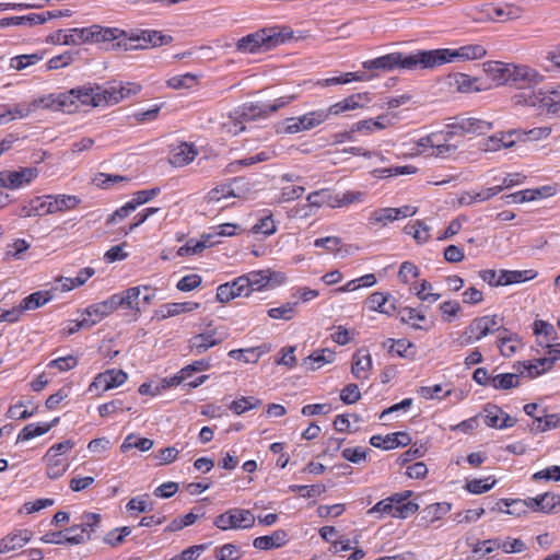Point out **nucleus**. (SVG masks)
<instances>
[{
    "label": "nucleus",
    "instance_id": "37998d69",
    "mask_svg": "<svg viewBox=\"0 0 560 560\" xmlns=\"http://www.w3.org/2000/svg\"><path fill=\"white\" fill-rule=\"evenodd\" d=\"M404 232L405 234L412 236L418 244L425 243L430 237V228L420 220H417L411 224H407L404 228Z\"/></svg>",
    "mask_w": 560,
    "mask_h": 560
},
{
    "label": "nucleus",
    "instance_id": "393cba45",
    "mask_svg": "<svg viewBox=\"0 0 560 560\" xmlns=\"http://www.w3.org/2000/svg\"><path fill=\"white\" fill-rule=\"evenodd\" d=\"M33 537L28 529H20L0 539V555L22 548Z\"/></svg>",
    "mask_w": 560,
    "mask_h": 560
},
{
    "label": "nucleus",
    "instance_id": "a211bd4d",
    "mask_svg": "<svg viewBox=\"0 0 560 560\" xmlns=\"http://www.w3.org/2000/svg\"><path fill=\"white\" fill-rule=\"evenodd\" d=\"M370 102L368 93L352 94L326 108L328 116H338L349 110L364 107Z\"/></svg>",
    "mask_w": 560,
    "mask_h": 560
},
{
    "label": "nucleus",
    "instance_id": "f3484780",
    "mask_svg": "<svg viewBox=\"0 0 560 560\" xmlns=\"http://www.w3.org/2000/svg\"><path fill=\"white\" fill-rule=\"evenodd\" d=\"M524 506L532 509L536 512H542L546 514L557 513L560 511V495L546 492L537 495L536 498H528L523 500Z\"/></svg>",
    "mask_w": 560,
    "mask_h": 560
},
{
    "label": "nucleus",
    "instance_id": "dca6fc26",
    "mask_svg": "<svg viewBox=\"0 0 560 560\" xmlns=\"http://www.w3.org/2000/svg\"><path fill=\"white\" fill-rule=\"evenodd\" d=\"M128 378V375L122 370L110 369L100 373L89 387L90 392L101 389L102 392L122 385Z\"/></svg>",
    "mask_w": 560,
    "mask_h": 560
},
{
    "label": "nucleus",
    "instance_id": "58836bf2",
    "mask_svg": "<svg viewBox=\"0 0 560 560\" xmlns=\"http://www.w3.org/2000/svg\"><path fill=\"white\" fill-rule=\"evenodd\" d=\"M141 36V42L147 45V48L149 46L152 47H159L168 45L173 42V37L171 35L163 34L160 31L155 30H142L139 31Z\"/></svg>",
    "mask_w": 560,
    "mask_h": 560
},
{
    "label": "nucleus",
    "instance_id": "a18cd8bd",
    "mask_svg": "<svg viewBox=\"0 0 560 560\" xmlns=\"http://www.w3.org/2000/svg\"><path fill=\"white\" fill-rule=\"evenodd\" d=\"M153 446V441L148 438H137L135 434H129L124 440L120 451L127 453L131 448H138L141 452H147Z\"/></svg>",
    "mask_w": 560,
    "mask_h": 560
},
{
    "label": "nucleus",
    "instance_id": "4be33fe9",
    "mask_svg": "<svg viewBox=\"0 0 560 560\" xmlns=\"http://www.w3.org/2000/svg\"><path fill=\"white\" fill-rule=\"evenodd\" d=\"M482 13L486 19L493 22H506L521 18L522 11L514 5L494 7L488 4L483 8Z\"/></svg>",
    "mask_w": 560,
    "mask_h": 560
},
{
    "label": "nucleus",
    "instance_id": "f8f14e48",
    "mask_svg": "<svg viewBox=\"0 0 560 560\" xmlns=\"http://www.w3.org/2000/svg\"><path fill=\"white\" fill-rule=\"evenodd\" d=\"M419 510V505L416 502H408V504L400 508H395L393 501L389 498L381 500L373 508L368 510L369 515L381 514L390 515L396 518H407L415 514Z\"/></svg>",
    "mask_w": 560,
    "mask_h": 560
},
{
    "label": "nucleus",
    "instance_id": "4d7b16f0",
    "mask_svg": "<svg viewBox=\"0 0 560 560\" xmlns=\"http://www.w3.org/2000/svg\"><path fill=\"white\" fill-rule=\"evenodd\" d=\"M261 405V400L249 396V397H242L237 400H234L230 405V409L235 412L236 415L244 413L247 410L254 409Z\"/></svg>",
    "mask_w": 560,
    "mask_h": 560
},
{
    "label": "nucleus",
    "instance_id": "72a5a7b5",
    "mask_svg": "<svg viewBox=\"0 0 560 560\" xmlns=\"http://www.w3.org/2000/svg\"><path fill=\"white\" fill-rule=\"evenodd\" d=\"M390 295L383 292H374L369 298V305L372 311L392 315L396 310L393 302H389Z\"/></svg>",
    "mask_w": 560,
    "mask_h": 560
},
{
    "label": "nucleus",
    "instance_id": "c03bdc74",
    "mask_svg": "<svg viewBox=\"0 0 560 560\" xmlns=\"http://www.w3.org/2000/svg\"><path fill=\"white\" fill-rule=\"evenodd\" d=\"M265 352L266 350L262 347H255L249 349L231 350L229 352V357L245 363H255Z\"/></svg>",
    "mask_w": 560,
    "mask_h": 560
},
{
    "label": "nucleus",
    "instance_id": "de8ad7c7",
    "mask_svg": "<svg viewBox=\"0 0 560 560\" xmlns=\"http://www.w3.org/2000/svg\"><path fill=\"white\" fill-rule=\"evenodd\" d=\"M299 302H287L278 307L269 308L267 314L272 319L290 320L296 313Z\"/></svg>",
    "mask_w": 560,
    "mask_h": 560
},
{
    "label": "nucleus",
    "instance_id": "4c0bfd02",
    "mask_svg": "<svg viewBox=\"0 0 560 560\" xmlns=\"http://www.w3.org/2000/svg\"><path fill=\"white\" fill-rule=\"evenodd\" d=\"M51 300V295L48 291L34 292L22 300L18 306L21 310V314L24 311L36 310Z\"/></svg>",
    "mask_w": 560,
    "mask_h": 560
},
{
    "label": "nucleus",
    "instance_id": "052dcab7",
    "mask_svg": "<svg viewBox=\"0 0 560 560\" xmlns=\"http://www.w3.org/2000/svg\"><path fill=\"white\" fill-rule=\"evenodd\" d=\"M495 485V479H492L491 477H488L486 479H472L466 483V489L474 494H481L490 489Z\"/></svg>",
    "mask_w": 560,
    "mask_h": 560
},
{
    "label": "nucleus",
    "instance_id": "a19ab883",
    "mask_svg": "<svg viewBox=\"0 0 560 560\" xmlns=\"http://www.w3.org/2000/svg\"><path fill=\"white\" fill-rule=\"evenodd\" d=\"M245 278L248 279V287L252 292L267 288L272 280V275L270 270H257L248 272Z\"/></svg>",
    "mask_w": 560,
    "mask_h": 560
},
{
    "label": "nucleus",
    "instance_id": "423d86ee",
    "mask_svg": "<svg viewBox=\"0 0 560 560\" xmlns=\"http://www.w3.org/2000/svg\"><path fill=\"white\" fill-rule=\"evenodd\" d=\"M457 135L455 130L443 133H431L424 138H421L418 141V147L423 148V150H420L421 153L425 152L427 148L432 149V152L430 155L439 156V158H447L455 153L458 145L457 143H453L452 139L454 136Z\"/></svg>",
    "mask_w": 560,
    "mask_h": 560
},
{
    "label": "nucleus",
    "instance_id": "1a4fd4ad",
    "mask_svg": "<svg viewBox=\"0 0 560 560\" xmlns=\"http://www.w3.org/2000/svg\"><path fill=\"white\" fill-rule=\"evenodd\" d=\"M101 523V515L97 513H84L81 517V523L78 525H72L69 528H66L65 532L67 534H72V532H78V535L66 536L65 541L70 545H80L84 544L92 539V534L98 528Z\"/></svg>",
    "mask_w": 560,
    "mask_h": 560
},
{
    "label": "nucleus",
    "instance_id": "f704fd0d",
    "mask_svg": "<svg viewBox=\"0 0 560 560\" xmlns=\"http://www.w3.org/2000/svg\"><path fill=\"white\" fill-rule=\"evenodd\" d=\"M59 422V418H55L51 422L45 424H27L25 425L18 435V442L28 441L36 436H40L47 433L52 427Z\"/></svg>",
    "mask_w": 560,
    "mask_h": 560
},
{
    "label": "nucleus",
    "instance_id": "338daca9",
    "mask_svg": "<svg viewBox=\"0 0 560 560\" xmlns=\"http://www.w3.org/2000/svg\"><path fill=\"white\" fill-rule=\"evenodd\" d=\"M214 553L218 560H238L241 558L240 550L234 544H225L217 548Z\"/></svg>",
    "mask_w": 560,
    "mask_h": 560
},
{
    "label": "nucleus",
    "instance_id": "cd10ccee",
    "mask_svg": "<svg viewBox=\"0 0 560 560\" xmlns=\"http://www.w3.org/2000/svg\"><path fill=\"white\" fill-rule=\"evenodd\" d=\"M5 176L9 179V189H19L31 184L38 176V170L35 167H23L19 171H9V174Z\"/></svg>",
    "mask_w": 560,
    "mask_h": 560
},
{
    "label": "nucleus",
    "instance_id": "680f3d73",
    "mask_svg": "<svg viewBox=\"0 0 560 560\" xmlns=\"http://www.w3.org/2000/svg\"><path fill=\"white\" fill-rule=\"evenodd\" d=\"M47 460V476L50 479H57L61 477L67 470L68 464L59 457L45 458Z\"/></svg>",
    "mask_w": 560,
    "mask_h": 560
},
{
    "label": "nucleus",
    "instance_id": "7c9ffc66",
    "mask_svg": "<svg viewBox=\"0 0 560 560\" xmlns=\"http://www.w3.org/2000/svg\"><path fill=\"white\" fill-rule=\"evenodd\" d=\"M383 347L387 348L390 354H396L401 358L413 359L416 354L415 346L407 339H387L383 342Z\"/></svg>",
    "mask_w": 560,
    "mask_h": 560
},
{
    "label": "nucleus",
    "instance_id": "6e6552de",
    "mask_svg": "<svg viewBox=\"0 0 560 560\" xmlns=\"http://www.w3.org/2000/svg\"><path fill=\"white\" fill-rule=\"evenodd\" d=\"M226 338L228 332L225 330L213 327L210 323L207 325L206 331L197 334L188 340V348L192 354L200 355Z\"/></svg>",
    "mask_w": 560,
    "mask_h": 560
},
{
    "label": "nucleus",
    "instance_id": "ddd939ff",
    "mask_svg": "<svg viewBox=\"0 0 560 560\" xmlns=\"http://www.w3.org/2000/svg\"><path fill=\"white\" fill-rule=\"evenodd\" d=\"M109 31H114L112 37H108V42L106 44H112V49H120V50H139L145 49L147 45L141 42L140 33H131L119 30L117 27H107Z\"/></svg>",
    "mask_w": 560,
    "mask_h": 560
},
{
    "label": "nucleus",
    "instance_id": "0e129e2a",
    "mask_svg": "<svg viewBox=\"0 0 560 560\" xmlns=\"http://www.w3.org/2000/svg\"><path fill=\"white\" fill-rule=\"evenodd\" d=\"M43 59L38 54L15 56L11 59L10 66L15 70H23L28 66L37 63Z\"/></svg>",
    "mask_w": 560,
    "mask_h": 560
},
{
    "label": "nucleus",
    "instance_id": "20e7f679",
    "mask_svg": "<svg viewBox=\"0 0 560 560\" xmlns=\"http://www.w3.org/2000/svg\"><path fill=\"white\" fill-rule=\"evenodd\" d=\"M115 34L114 31L107 30L101 25H92L82 28H70L67 31L59 30L51 36L52 42L62 45H80L83 43H107L108 37Z\"/></svg>",
    "mask_w": 560,
    "mask_h": 560
},
{
    "label": "nucleus",
    "instance_id": "9d476101",
    "mask_svg": "<svg viewBox=\"0 0 560 560\" xmlns=\"http://www.w3.org/2000/svg\"><path fill=\"white\" fill-rule=\"evenodd\" d=\"M298 96L295 94L284 95L277 98L272 104H245L242 107L241 117L244 120H257L260 118H266L269 115L278 112L283 106L293 102Z\"/></svg>",
    "mask_w": 560,
    "mask_h": 560
},
{
    "label": "nucleus",
    "instance_id": "bf43d9fd",
    "mask_svg": "<svg viewBox=\"0 0 560 560\" xmlns=\"http://www.w3.org/2000/svg\"><path fill=\"white\" fill-rule=\"evenodd\" d=\"M503 410L495 405L485 407V422L490 428L501 429V419Z\"/></svg>",
    "mask_w": 560,
    "mask_h": 560
},
{
    "label": "nucleus",
    "instance_id": "39448f33",
    "mask_svg": "<svg viewBox=\"0 0 560 560\" xmlns=\"http://www.w3.org/2000/svg\"><path fill=\"white\" fill-rule=\"evenodd\" d=\"M285 36L277 27H266L240 38L236 47L242 52L255 54L283 44Z\"/></svg>",
    "mask_w": 560,
    "mask_h": 560
},
{
    "label": "nucleus",
    "instance_id": "6e6d98bb",
    "mask_svg": "<svg viewBox=\"0 0 560 560\" xmlns=\"http://www.w3.org/2000/svg\"><path fill=\"white\" fill-rule=\"evenodd\" d=\"M399 314L402 323L409 324L417 329H422L419 323L425 320V315L417 308L404 307L399 311Z\"/></svg>",
    "mask_w": 560,
    "mask_h": 560
},
{
    "label": "nucleus",
    "instance_id": "603ef678",
    "mask_svg": "<svg viewBox=\"0 0 560 560\" xmlns=\"http://www.w3.org/2000/svg\"><path fill=\"white\" fill-rule=\"evenodd\" d=\"M31 105H15L13 107H9L7 105L0 106V113L4 115L5 124L12 119L24 118L27 117L32 113Z\"/></svg>",
    "mask_w": 560,
    "mask_h": 560
},
{
    "label": "nucleus",
    "instance_id": "5701e85b",
    "mask_svg": "<svg viewBox=\"0 0 560 560\" xmlns=\"http://www.w3.org/2000/svg\"><path fill=\"white\" fill-rule=\"evenodd\" d=\"M411 442V438L406 432H395L386 436L373 435L370 439L371 445L382 447L384 450H393L398 446H407Z\"/></svg>",
    "mask_w": 560,
    "mask_h": 560
},
{
    "label": "nucleus",
    "instance_id": "f257e3e1",
    "mask_svg": "<svg viewBox=\"0 0 560 560\" xmlns=\"http://www.w3.org/2000/svg\"><path fill=\"white\" fill-rule=\"evenodd\" d=\"M124 96L122 90H116L115 86L83 85L72 89L67 93H60L57 96L50 95L46 100H40V103L47 108L71 113L78 107L75 101L82 105L97 107L117 104Z\"/></svg>",
    "mask_w": 560,
    "mask_h": 560
},
{
    "label": "nucleus",
    "instance_id": "3c124183",
    "mask_svg": "<svg viewBox=\"0 0 560 560\" xmlns=\"http://www.w3.org/2000/svg\"><path fill=\"white\" fill-rule=\"evenodd\" d=\"M395 210L394 208H378L371 212L369 217V223L371 225L381 224L383 226L387 225L389 222L396 221Z\"/></svg>",
    "mask_w": 560,
    "mask_h": 560
},
{
    "label": "nucleus",
    "instance_id": "864d4df0",
    "mask_svg": "<svg viewBox=\"0 0 560 560\" xmlns=\"http://www.w3.org/2000/svg\"><path fill=\"white\" fill-rule=\"evenodd\" d=\"M365 79V74L364 73H359V72H346L339 77H332V78H327V79H323V80H319L317 82L318 85L320 86H330V85H336V84H346V83H349L351 81H362Z\"/></svg>",
    "mask_w": 560,
    "mask_h": 560
},
{
    "label": "nucleus",
    "instance_id": "9b49d317",
    "mask_svg": "<svg viewBox=\"0 0 560 560\" xmlns=\"http://www.w3.org/2000/svg\"><path fill=\"white\" fill-rule=\"evenodd\" d=\"M525 103L560 116V86L551 91L533 92L526 97Z\"/></svg>",
    "mask_w": 560,
    "mask_h": 560
},
{
    "label": "nucleus",
    "instance_id": "aec40b11",
    "mask_svg": "<svg viewBox=\"0 0 560 560\" xmlns=\"http://www.w3.org/2000/svg\"><path fill=\"white\" fill-rule=\"evenodd\" d=\"M500 329L499 320L497 315L481 316L471 320L468 325V332L475 336V339L480 340L487 335L494 332Z\"/></svg>",
    "mask_w": 560,
    "mask_h": 560
},
{
    "label": "nucleus",
    "instance_id": "bb28decb",
    "mask_svg": "<svg viewBox=\"0 0 560 560\" xmlns=\"http://www.w3.org/2000/svg\"><path fill=\"white\" fill-rule=\"evenodd\" d=\"M486 72L498 85L510 84L513 63H504L501 61H490L483 65Z\"/></svg>",
    "mask_w": 560,
    "mask_h": 560
},
{
    "label": "nucleus",
    "instance_id": "4468645a",
    "mask_svg": "<svg viewBox=\"0 0 560 560\" xmlns=\"http://www.w3.org/2000/svg\"><path fill=\"white\" fill-rule=\"evenodd\" d=\"M544 77L535 69L525 65H513L511 83L517 89H530L542 81Z\"/></svg>",
    "mask_w": 560,
    "mask_h": 560
},
{
    "label": "nucleus",
    "instance_id": "49530a36",
    "mask_svg": "<svg viewBox=\"0 0 560 560\" xmlns=\"http://www.w3.org/2000/svg\"><path fill=\"white\" fill-rule=\"evenodd\" d=\"M491 385L495 389H510L520 385V374L513 373L498 374L491 378Z\"/></svg>",
    "mask_w": 560,
    "mask_h": 560
},
{
    "label": "nucleus",
    "instance_id": "c9c22d12",
    "mask_svg": "<svg viewBox=\"0 0 560 560\" xmlns=\"http://www.w3.org/2000/svg\"><path fill=\"white\" fill-rule=\"evenodd\" d=\"M47 198L51 208L50 214L73 209L80 202L75 196L70 195H47Z\"/></svg>",
    "mask_w": 560,
    "mask_h": 560
},
{
    "label": "nucleus",
    "instance_id": "ea45409f",
    "mask_svg": "<svg viewBox=\"0 0 560 560\" xmlns=\"http://www.w3.org/2000/svg\"><path fill=\"white\" fill-rule=\"evenodd\" d=\"M390 125V120L387 116H378L377 119H364L355 122L352 126V131H365L368 133H372L376 130L385 129Z\"/></svg>",
    "mask_w": 560,
    "mask_h": 560
},
{
    "label": "nucleus",
    "instance_id": "09e8293b",
    "mask_svg": "<svg viewBox=\"0 0 560 560\" xmlns=\"http://www.w3.org/2000/svg\"><path fill=\"white\" fill-rule=\"evenodd\" d=\"M197 83L198 78L192 73L174 75L166 81L167 86L174 90H188L197 85Z\"/></svg>",
    "mask_w": 560,
    "mask_h": 560
},
{
    "label": "nucleus",
    "instance_id": "69168bd1",
    "mask_svg": "<svg viewBox=\"0 0 560 560\" xmlns=\"http://www.w3.org/2000/svg\"><path fill=\"white\" fill-rule=\"evenodd\" d=\"M518 343L516 336L511 335L509 337H500L498 347L503 357H511L516 352Z\"/></svg>",
    "mask_w": 560,
    "mask_h": 560
},
{
    "label": "nucleus",
    "instance_id": "a878e982",
    "mask_svg": "<svg viewBox=\"0 0 560 560\" xmlns=\"http://www.w3.org/2000/svg\"><path fill=\"white\" fill-rule=\"evenodd\" d=\"M336 359V353L328 349H318L313 351L310 355L303 359L302 366L306 371H316L320 369L324 364L332 363Z\"/></svg>",
    "mask_w": 560,
    "mask_h": 560
},
{
    "label": "nucleus",
    "instance_id": "473e14b6",
    "mask_svg": "<svg viewBox=\"0 0 560 560\" xmlns=\"http://www.w3.org/2000/svg\"><path fill=\"white\" fill-rule=\"evenodd\" d=\"M115 311L116 310L110 301V298H108L107 300L88 306L84 314L88 317H91L89 323H93V325H95L97 322L102 320L104 317L110 315Z\"/></svg>",
    "mask_w": 560,
    "mask_h": 560
},
{
    "label": "nucleus",
    "instance_id": "2eb2a0df",
    "mask_svg": "<svg viewBox=\"0 0 560 560\" xmlns=\"http://www.w3.org/2000/svg\"><path fill=\"white\" fill-rule=\"evenodd\" d=\"M481 545H489L486 549V553H491L495 549H502V551L505 553H520L526 549L525 542L518 538H508L503 542H501L499 538H493L475 544L472 547V552H480Z\"/></svg>",
    "mask_w": 560,
    "mask_h": 560
},
{
    "label": "nucleus",
    "instance_id": "f03ea898",
    "mask_svg": "<svg viewBox=\"0 0 560 560\" xmlns=\"http://www.w3.org/2000/svg\"><path fill=\"white\" fill-rule=\"evenodd\" d=\"M487 56V48L481 44H468L457 48H438L425 50L428 69H434L446 63L466 62L482 59Z\"/></svg>",
    "mask_w": 560,
    "mask_h": 560
},
{
    "label": "nucleus",
    "instance_id": "e2e57ef3",
    "mask_svg": "<svg viewBox=\"0 0 560 560\" xmlns=\"http://www.w3.org/2000/svg\"><path fill=\"white\" fill-rule=\"evenodd\" d=\"M235 197L233 189L228 185H221L211 189L207 195V201L219 203L224 199Z\"/></svg>",
    "mask_w": 560,
    "mask_h": 560
},
{
    "label": "nucleus",
    "instance_id": "774afa93",
    "mask_svg": "<svg viewBox=\"0 0 560 560\" xmlns=\"http://www.w3.org/2000/svg\"><path fill=\"white\" fill-rule=\"evenodd\" d=\"M208 547L209 544L191 546L182 551L179 555L173 557L171 560H197V558L200 556V552L206 550Z\"/></svg>",
    "mask_w": 560,
    "mask_h": 560
},
{
    "label": "nucleus",
    "instance_id": "8fccbe9b",
    "mask_svg": "<svg viewBox=\"0 0 560 560\" xmlns=\"http://www.w3.org/2000/svg\"><path fill=\"white\" fill-rule=\"evenodd\" d=\"M477 80L471 78L466 73H455L452 77V85L462 93H469L472 91H478L479 89L476 86Z\"/></svg>",
    "mask_w": 560,
    "mask_h": 560
},
{
    "label": "nucleus",
    "instance_id": "7ed1b4c3",
    "mask_svg": "<svg viewBox=\"0 0 560 560\" xmlns=\"http://www.w3.org/2000/svg\"><path fill=\"white\" fill-rule=\"evenodd\" d=\"M425 59V50H418L415 54L404 55L401 52H392L385 56L366 60L363 68L366 70H384L390 71L396 68L407 70L428 69Z\"/></svg>",
    "mask_w": 560,
    "mask_h": 560
},
{
    "label": "nucleus",
    "instance_id": "5fc2aeb1",
    "mask_svg": "<svg viewBox=\"0 0 560 560\" xmlns=\"http://www.w3.org/2000/svg\"><path fill=\"white\" fill-rule=\"evenodd\" d=\"M302 118H303L304 127L307 131V130H311V129L322 125L326 120H328L329 116H328L326 108H324V109H318V110H313V112L306 113V114L302 115Z\"/></svg>",
    "mask_w": 560,
    "mask_h": 560
},
{
    "label": "nucleus",
    "instance_id": "79ce46f5",
    "mask_svg": "<svg viewBox=\"0 0 560 560\" xmlns=\"http://www.w3.org/2000/svg\"><path fill=\"white\" fill-rule=\"evenodd\" d=\"M547 187H542L541 189H525L517 192H513L504 196L506 203H523L528 201L537 200L542 197V190H546Z\"/></svg>",
    "mask_w": 560,
    "mask_h": 560
},
{
    "label": "nucleus",
    "instance_id": "e433bc0d",
    "mask_svg": "<svg viewBox=\"0 0 560 560\" xmlns=\"http://www.w3.org/2000/svg\"><path fill=\"white\" fill-rule=\"evenodd\" d=\"M211 234L205 235L199 241L189 240L184 246L177 250L178 256H188L202 253L206 248L212 246L214 242H211Z\"/></svg>",
    "mask_w": 560,
    "mask_h": 560
},
{
    "label": "nucleus",
    "instance_id": "412c9836",
    "mask_svg": "<svg viewBox=\"0 0 560 560\" xmlns=\"http://www.w3.org/2000/svg\"><path fill=\"white\" fill-rule=\"evenodd\" d=\"M457 135H483L492 128V124L479 118H463L452 126Z\"/></svg>",
    "mask_w": 560,
    "mask_h": 560
},
{
    "label": "nucleus",
    "instance_id": "2f4dec72",
    "mask_svg": "<svg viewBox=\"0 0 560 560\" xmlns=\"http://www.w3.org/2000/svg\"><path fill=\"white\" fill-rule=\"evenodd\" d=\"M199 306L200 304L196 302L167 303L162 305L156 314L160 318L165 319L183 313L192 312Z\"/></svg>",
    "mask_w": 560,
    "mask_h": 560
},
{
    "label": "nucleus",
    "instance_id": "0eeeda50",
    "mask_svg": "<svg viewBox=\"0 0 560 560\" xmlns=\"http://www.w3.org/2000/svg\"><path fill=\"white\" fill-rule=\"evenodd\" d=\"M255 524V516L249 510L230 509L226 512L215 516L213 525L221 530L246 529Z\"/></svg>",
    "mask_w": 560,
    "mask_h": 560
},
{
    "label": "nucleus",
    "instance_id": "6ab92c4d",
    "mask_svg": "<svg viewBox=\"0 0 560 560\" xmlns=\"http://www.w3.org/2000/svg\"><path fill=\"white\" fill-rule=\"evenodd\" d=\"M49 199L46 196L35 197L24 202L19 211L20 218L44 217L50 214Z\"/></svg>",
    "mask_w": 560,
    "mask_h": 560
},
{
    "label": "nucleus",
    "instance_id": "c756f323",
    "mask_svg": "<svg viewBox=\"0 0 560 560\" xmlns=\"http://www.w3.org/2000/svg\"><path fill=\"white\" fill-rule=\"evenodd\" d=\"M287 533L282 529L273 532L269 536H259L254 539L253 546L260 550L280 548L287 542Z\"/></svg>",
    "mask_w": 560,
    "mask_h": 560
},
{
    "label": "nucleus",
    "instance_id": "c85d7f7f",
    "mask_svg": "<svg viewBox=\"0 0 560 560\" xmlns=\"http://www.w3.org/2000/svg\"><path fill=\"white\" fill-rule=\"evenodd\" d=\"M371 369L372 358L368 352L362 353V351L359 350L353 354L351 373L357 380H368Z\"/></svg>",
    "mask_w": 560,
    "mask_h": 560
},
{
    "label": "nucleus",
    "instance_id": "13d9d810",
    "mask_svg": "<svg viewBox=\"0 0 560 560\" xmlns=\"http://www.w3.org/2000/svg\"><path fill=\"white\" fill-rule=\"evenodd\" d=\"M302 131H306L302 116L284 119L278 129V132L288 135L299 133Z\"/></svg>",
    "mask_w": 560,
    "mask_h": 560
},
{
    "label": "nucleus",
    "instance_id": "b1692460",
    "mask_svg": "<svg viewBox=\"0 0 560 560\" xmlns=\"http://www.w3.org/2000/svg\"><path fill=\"white\" fill-rule=\"evenodd\" d=\"M197 153L194 144L182 142L172 149L170 163L175 167L185 166L195 160Z\"/></svg>",
    "mask_w": 560,
    "mask_h": 560
}]
</instances>
